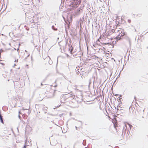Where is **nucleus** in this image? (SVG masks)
<instances>
[{
    "mask_svg": "<svg viewBox=\"0 0 148 148\" xmlns=\"http://www.w3.org/2000/svg\"><path fill=\"white\" fill-rule=\"evenodd\" d=\"M14 49L15 50H16V49L15 48H14Z\"/></svg>",
    "mask_w": 148,
    "mask_h": 148,
    "instance_id": "nucleus-31",
    "label": "nucleus"
},
{
    "mask_svg": "<svg viewBox=\"0 0 148 148\" xmlns=\"http://www.w3.org/2000/svg\"><path fill=\"white\" fill-rule=\"evenodd\" d=\"M137 111L138 112V113L137 114V113H136V115L138 116H139V114H143L144 112V110H143L142 108L141 107H140L139 108L137 109Z\"/></svg>",
    "mask_w": 148,
    "mask_h": 148,
    "instance_id": "nucleus-1",
    "label": "nucleus"
},
{
    "mask_svg": "<svg viewBox=\"0 0 148 148\" xmlns=\"http://www.w3.org/2000/svg\"><path fill=\"white\" fill-rule=\"evenodd\" d=\"M41 85L42 86L43 85V84L42 83H41Z\"/></svg>",
    "mask_w": 148,
    "mask_h": 148,
    "instance_id": "nucleus-28",
    "label": "nucleus"
},
{
    "mask_svg": "<svg viewBox=\"0 0 148 148\" xmlns=\"http://www.w3.org/2000/svg\"><path fill=\"white\" fill-rule=\"evenodd\" d=\"M52 28L53 30L55 31H57L58 30L57 28H55V27L54 25L52 26Z\"/></svg>",
    "mask_w": 148,
    "mask_h": 148,
    "instance_id": "nucleus-10",
    "label": "nucleus"
},
{
    "mask_svg": "<svg viewBox=\"0 0 148 148\" xmlns=\"http://www.w3.org/2000/svg\"><path fill=\"white\" fill-rule=\"evenodd\" d=\"M63 114H59V116H60L61 117V116H62V115H63Z\"/></svg>",
    "mask_w": 148,
    "mask_h": 148,
    "instance_id": "nucleus-19",
    "label": "nucleus"
},
{
    "mask_svg": "<svg viewBox=\"0 0 148 148\" xmlns=\"http://www.w3.org/2000/svg\"><path fill=\"white\" fill-rule=\"evenodd\" d=\"M75 128L76 130H78L79 129V128L77 127V126H75Z\"/></svg>",
    "mask_w": 148,
    "mask_h": 148,
    "instance_id": "nucleus-16",
    "label": "nucleus"
},
{
    "mask_svg": "<svg viewBox=\"0 0 148 148\" xmlns=\"http://www.w3.org/2000/svg\"><path fill=\"white\" fill-rule=\"evenodd\" d=\"M120 103H121L120 102L119 103V105L117 106V109H117L116 112L117 113H118L119 114H120L121 113L123 112H122V111H124V110H122L121 109H119L118 108V107L119 108V107H120L119 105H120Z\"/></svg>",
    "mask_w": 148,
    "mask_h": 148,
    "instance_id": "nucleus-2",
    "label": "nucleus"
},
{
    "mask_svg": "<svg viewBox=\"0 0 148 148\" xmlns=\"http://www.w3.org/2000/svg\"><path fill=\"white\" fill-rule=\"evenodd\" d=\"M47 108L45 107V106H43L42 108V110L44 111L45 114L47 112Z\"/></svg>",
    "mask_w": 148,
    "mask_h": 148,
    "instance_id": "nucleus-5",
    "label": "nucleus"
},
{
    "mask_svg": "<svg viewBox=\"0 0 148 148\" xmlns=\"http://www.w3.org/2000/svg\"><path fill=\"white\" fill-rule=\"evenodd\" d=\"M121 108V107H120V106L119 107H119H118V108H119V109H120V108Z\"/></svg>",
    "mask_w": 148,
    "mask_h": 148,
    "instance_id": "nucleus-23",
    "label": "nucleus"
},
{
    "mask_svg": "<svg viewBox=\"0 0 148 148\" xmlns=\"http://www.w3.org/2000/svg\"><path fill=\"white\" fill-rule=\"evenodd\" d=\"M18 116L20 119V118H21V117L19 115H18Z\"/></svg>",
    "mask_w": 148,
    "mask_h": 148,
    "instance_id": "nucleus-22",
    "label": "nucleus"
},
{
    "mask_svg": "<svg viewBox=\"0 0 148 148\" xmlns=\"http://www.w3.org/2000/svg\"><path fill=\"white\" fill-rule=\"evenodd\" d=\"M142 118H143L144 117H143V116H142Z\"/></svg>",
    "mask_w": 148,
    "mask_h": 148,
    "instance_id": "nucleus-35",
    "label": "nucleus"
},
{
    "mask_svg": "<svg viewBox=\"0 0 148 148\" xmlns=\"http://www.w3.org/2000/svg\"><path fill=\"white\" fill-rule=\"evenodd\" d=\"M20 69V68H19H19H18V69Z\"/></svg>",
    "mask_w": 148,
    "mask_h": 148,
    "instance_id": "nucleus-36",
    "label": "nucleus"
},
{
    "mask_svg": "<svg viewBox=\"0 0 148 148\" xmlns=\"http://www.w3.org/2000/svg\"><path fill=\"white\" fill-rule=\"evenodd\" d=\"M136 97H135H135H134V99H135V100H136Z\"/></svg>",
    "mask_w": 148,
    "mask_h": 148,
    "instance_id": "nucleus-27",
    "label": "nucleus"
},
{
    "mask_svg": "<svg viewBox=\"0 0 148 148\" xmlns=\"http://www.w3.org/2000/svg\"><path fill=\"white\" fill-rule=\"evenodd\" d=\"M116 147H115L114 148H117Z\"/></svg>",
    "mask_w": 148,
    "mask_h": 148,
    "instance_id": "nucleus-33",
    "label": "nucleus"
},
{
    "mask_svg": "<svg viewBox=\"0 0 148 148\" xmlns=\"http://www.w3.org/2000/svg\"><path fill=\"white\" fill-rule=\"evenodd\" d=\"M3 51V50H2V49H1V50H0V55H1V52H2Z\"/></svg>",
    "mask_w": 148,
    "mask_h": 148,
    "instance_id": "nucleus-13",
    "label": "nucleus"
},
{
    "mask_svg": "<svg viewBox=\"0 0 148 148\" xmlns=\"http://www.w3.org/2000/svg\"><path fill=\"white\" fill-rule=\"evenodd\" d=\"M119 35L118 36H117L116 37V38L117 40H120L121 39V36H122V35H121L120 36H119Z\"/></svg>",
    "mask_w": 148,
    "mask_h": 148,
    "instance_id": "nucleus-8",
    "label": "nucleus"
},
{
    "mask_svg": "<svg viewBox=\"0 0 148 148\" xmlns=\"http://www.w3.org/2000/svg\"><path fill=\"white\" fill-rule=\"evenodd\" d=\"M17 51L18 52V53L19 54V53L20 52L19 51V47L17 49Z\"/></svg>",
    "mask_w": 148,
    "mask_h": 148,
    "instance_id": "nucleus-14",
    "label": "nucleus"
},
{
    "mask_svg": "<svg viewBox=\"0 0 148 148\" xmlns=\"http://www.w3.org/2000/svg\"><path fill=\"white\" fill-rule=\"evenodd\" d=\"M82 144L84 146L86 145V140H83Z\"/></svg>",
    "mask_w": 148,
    "mask_h": 148,
    "instance_id": "nucleus-11",
    "label": "nucleus"
},
{
    "mask_svg": "<svg viewBox=\"0 0 148 148\" xmlns=\"http://www.w3.org/2000/svg\"><path fill=\"white\" fill-rule=\"evenodd\" d=\"M85 148H86V147H85Z\"/></svg>",
    "mask_w": 148,
    "mask_h": 148,
    "instance_id": "nucleus-38",
    "label": "nucleus"
},
{
    "mask_svg": "<svg viewBox=\"0 0 148 148\" xmlns=\"http://www.w3.org/2000/svg\"><path fill=\"white\" fill-rule=\"evenodd\" d=\"M128 21L129 23H130L131 22V20L130 19H128Z\"/></svg>",
    "mask_w": 148,
    "mask_h": 148,
    "instance_id": "nucleus-15",
    "label": "nucleus"
},
{
    "mask_svg": "<svg viewBox=\"0 0 148 148\" xmlns=\"http://www.w3.org/2000/svg\"><path fill=\"white\" fill-rule=\"evenodd\" d=\"M122 95H120L119 96V97H118L119 98H117V99H119L120 101H121V98H120V97H122Z\"/></svg>",
    "mask_w": 148,
    "mask_h": 148,
    "instance_id": "nucleus-12",
    "label": "nucleus"
},
{
    "mask_svg": "<svg viewBox=\"0 0 148 148\" xmlns=\"http://www.w3.org/2000/svg\"><path fill=\"white\" fill-rule=\"evenodd\" d=\"M52 63H49V64H52Z\"/></svg>",
    "mask_w": 148,
    "mask_h": 148,
    "instance_id": "nucleus-29",
    "label": "nucleus"
},
{
    "mask_svg": "<svg viewBox=\"0 0 148 148\" xmlns=\"http://www.w3.org/2000/svg\"><path fill=\"white\" fill-rule=\"evenodd\" d=\"M27 142V140H25V145L24 146L23 148H26V146H28V145H26V144Z\"/></svg>",
    "mask_w": 148,
    "mask_h": 148,
    "instance_id": "nucleus-7",
    "label": "nucleus"
},
{
    "mask_svg": "<svg viewBox=\"0 0 148 148\" xmlns=\"http://www.w3.org/2000/svg\"><path fill=\"white\" fill-rule=\"evenodd\" d=\"M109 43H104V44L106 45H107L109 44Z\"/></svg>",
    "mask_w": 148,
    "mask_h": 148,
    "instance_id": "nucleus-18",
    "label": "nucleus"
},
{
    "mask_svg": "<svg viewBox=\"0 0 148 148\" xmlns=\"http://www.w3.org/2000/svg\"><path fill=\"white\" fill-rule=\"evenodd\" d=\"M80 52V54H79L78 56H77V54H75L73 55V56H74V57H76V58H77V57H81V56H82V54H81L82 53V52Z\"/></svg>",
    "mask_w": 148,
    "mask_h": 148,
    "instance_id": "nucleus-6",
    "label": "nucleus"
},
{
    "mask_svg": "<svg viewBox=\"0 0 148 148\" xmlns=\"http://www.w3.org/2000/svg\"><path fill=\"white\" fill-rule=\"evenodd\" d=\"M62 132H63V133H66V132L65 131H64V132L63 131V130H62Z\"/></svg>",
    "mask_w": 148,
    "mask_h": 148,
    "instance_id": "nucleus-20",
    "label": "nucleus"
},
{
    "mask_svg": "<svg viewBox=\"0 0 148 148\" xmlns=\"http://www.w3.org/2000/svg\"><path fill=\"white\" fill-rule=\"evenodd\" d=\"M18 60L17 59L16 60H15L14 62H16V61L17 62H18Z\"/></svg>",
    "mask_w": 148,
    "mask_h": 148,
    "instance_id": "nucleus-21",
    "label": "nucleus"
},
{
    "mask_svg": "<svg viewBox=\"0 0 148 148\" xmlns=\"http://www.w3.org/2000/svg\"><path fill=\"white\" fill-rule=\"evenodd\" d=\"M16 65V64H14V66H15Z\"/></svg>",
    "mask_w": 148,
    "mask_h": 148,
    "instance_id": "nucleus-30",
    "label": "nucleus"
},
{
    "mask_svg": "<svg viewBox=\"0 0 148 148\" xmlns=\"http://www.w3.org/2000/svg\"><path fill=\"white\" fill-rule=\"evenodd\" d=\"M66 96L68 98H70L71 99H73L75 97L74 95H73V94H68Z\"/></svg>",
    "mask_w": 148,
    "mask_h": 148,
    "instance_id": "nucleus-4",
    "label": "nucleus"
},
{
    "mask_svg": "<svg viewBox=\"0 0 148 148\" xmlns=\"http://www.w3.org/2000/svg\"><path fill=\"white\" fill-rule=\"evenodd\" d=\"M82 12V10L80 8L77 9L75 12V14L76 15H79Z\"/></svg>",
    "mask_w": 148,
    "mask_h": 148,
    "instance_id": "nucleus-3",
    "label": "nucleus"
},
{
    "mask_svg": "<svg viewBox=\"0 0 148 148\" xmlns=\"http://www.w3.org/2000/svg\"><path fill=\"white\" fill-rule=\"evenodd\" d=\"M29 56V54L27 56V57H28Z\"/></svg>",
    "mask_w": 148,
    "mask_h": 148,
    "instance_id": "nucleus-26",
    "label": "nucleus"
},
{
    "mask_svg": "<svg viewBox=\"0 0 148 148\" xmlns=\"http://www.w3.org/2000/svg\"><path fill=\"white\" fill-rule=\"evenodd\" d=\"M147 48H148V47H147Z\"/></svg>",
    "mask_w": 148,
    "mask_h": 148,
    "instance_id": "nucleus-37",
    "label": "nucleus"
},
{
    "mask_svg": "<svg viewBox=\"0 0 148 148\" xmlns=\"http://www.w3.org/2000/svg\"><path fill=\"white\" fill-rule=\"evenodd\" d=\"M125 126L126 127V125H125Z\"/></svg>",
    "mask_w": 148,
    "mask_h": 148,
    "instance_id": "nucleus-32",
    "label": "nucleus"
},
{
    "mask_svg": "<svg viewBox=\"0 0 148 148\" xmlns=\"http://www.w3.org/2000/svg\"><path fill=\"white\" fill-rule=\"evenodd\" d=\"M25 52L27 53V50H25Z\"/></svg>",
    "mask_w": 148,
    "mask_h": 148,
    "instance_id": "nucleus-25",
    "label": "nucleus"
},
{
    "mask_svg": "<svg viewBox=\"0 0 148 148\" xmlns=\"http://www.w3.org/2000/svg\"><path fill=\"white\" fill-rule=\"evenodd\" d=\"M63 129H64V131H65L64 130V128H63Z\"/></svg>",
    "mask_w": 148,
    "mask_h": 148,
    "instance_id": "nucleus-34",
    "label": "nucleus"
},
{
    "mask_svg": "<svg viewBox=\"0 0 148 148\" xmlns=\"http://www.w3.org/2000/svg\"><path fill=\"white\" fill-rule=\"evenodd\" d=\"M73 47H72L71 49L69 48V51H70V53L71 54H72L73 53Z\"/></svg>",
    "mask_w": 148,
    "mask_h": 148,
    "instance_id": "nucleus-9",
    "label": "nucleus"
},
{
    "mask_svg": "<svg viewBox=\"0 0 148 148\" xmlns=\"http://www.w3.org/2000/svg\"><path fill=\"white\" fill-rule=\"evenodd\" d=\"M71 114H72L71 113H70V116H71Z\"/></svg>",
    "mask_w": 148,
    "mask_h": 148,
    "instance_id": "nucleus-24",
    "label": "nucleus"
},
{
    "mask_svg": "<svg viewBox=\"0 0 148 148\" xmlns=\"http://www.w3.org/2000/svg\"><path fill=\"white\" fill-rule=\"evenodd\" d=\"M115 96H118L119 95L117 94H115V95H114Z\"/></svg>",
    "mask_w": 148,
    "mask_h": 148,
    "instance_id": "nucleus-17",
    "label": "nucleus"
}]
</instances>
